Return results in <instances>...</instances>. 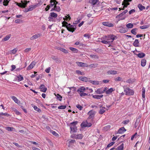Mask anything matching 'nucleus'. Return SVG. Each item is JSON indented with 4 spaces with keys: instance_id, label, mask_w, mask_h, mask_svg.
I'll return each instance as SVG.
<instances>
[{
    "instance_id": "1",
    "label": "nucleus",
    "mask_w": 150,
    "mask_h": 150,
    "mask_svg": "<svg viewBox=\"0 0 150 150\" xmlns=\"http://www.w3.org/2000/svg\"><path fill=\"white\" fill-rule=\"evenodd\" d=\"M77 123L78 122L76 121L70 123V132L71 134L76 133L77 132L78 129L77 127L76 126V125L77 124Z\"/></svg>"
},
{
    "instance_id": "2",
    "label": "nucleus",
    "mask_w": 150,
    "mask_h": 150,
    "mask_svg": "<svg viewBox=\"0 0 150 150\" xmlns=\"http://www.w3.org/2000/svg\"><path fill=\"white\" fill-rule=\"evenodd\" d=\"M117 38V37L113 34L108 35L105 36V39L110 42V43H112Z\"/></svg>"
},
{
    "instance_id": "3",
    "label": "nucleus",
    "mask_w": 150,
    "mask_h": 150,
    "mask_svg": "<svg viewBox=\"0 0 150 150\" xmlns=\"http://www.w3.org/2000/svg\"><path fill=\"white\" fill-rule=\"evenodd\" d=\"M84 87L82 86L79 88L77 91V92L79 94L80 96L83 97L86 96H88V93H84L85 92L84 91L85 89Z\"/></svg>"
},
{
    "instance_id": "4",
    "label": "nucleus",
    "mask_w": 150,
    "mask_h": 150,
    "mask_svg": "<svg viewBox=\"0 0 150 150\" xmlns=\"http://www.w3.org/2000/svg\"><path fill=\"white\" fill-rule=\"evenodd\" d=\"M96 113V112L93 110L89 111L87 113V115L88 116V119H91L92 120H93L94 118Z\"/></svg>"
},
{
    "instance_id": "5",
    "label": "nucleus",
    "mask_w": 150,
    "mask_h": 150,
    "mask_svg": "<svg viewBox=\"0 0 150 150\" xmlns=\"http://www.w3.org/2000/svg\"><path fill=\"white\" fill-rule=\"evenodd\" d=\"M67 28L69 31L73 33L75 31L76 27L75 25H71L70 24H69L67 26Z\"/></svg>"
},
{
    "instance_id": "6",
    "label": "nucleus",
    "mask_w": 150,
    "mask_h": 150,
    "mask_svg": "<svg viewBox=\"0 0 150 150\" xmlns=\"http://www.w3.org/2000/svg\"><path fill=\"white\" fill-rule=\"evenodd\" d=\"M111 106V105H106V107H105V105L103 107L101 108L98 111L99 113L100 114H103L105 111V109L107 110H108V108Z\"/></svg>"
},
{
    "instance_id": "7",
    "label": "nucleus",
    "mask_w": 150,
    "mask_h": 150,
    "mask_svg": "<svg viewBox=\"0 0 150 150\" xmlns=\"http://www.w3.org/2000/svg\"><path fill=\"white\" fill-rule=\"evenodd\" d=\"M57 16V14L54 12H51L50 13L48 17V21H52L53 20L56 18Z\"/></svg>"
},
{
    "instance_id": "8",
    "label": "nucleus",
    "mask_w": 150,
    "mask_h": 150,
    "mask_svg": "<svg viewBox=\"0 0 150 150\" xmlns=\"http://www.w3.org/2000/svg\"><path fill=\"white\" fill-rule=\"evenodd\" d=\"M124 92L127 95H132L134 94V91L129 88H126L124 89Z\"/></svg>"
},
{
    "instance_id": "9",
    "label": "nucleus",
    "mask_w": 150,
    "mask_h": 150,
    "mask_svg": "<svg viewBox=\"0 0 150 150\" xmlns=\"http://www.w3.org/2000/svg\"><path fill=\"white\" fill-rule=\"evenodd\" d=\"M71 137L72 138L81 139L83 138V135L82 134H79L77 135L73 134L71 135Z\"/></svg>"
},
{
    "instance_id": "10",
    "label": "nucleus",
    "mask_w": 150,
    "mask_h": 150,
    "mask_svg": "<svg viewBox=\"0 0 150 150\" xmlns=\"http://www.w3.org/2000/svg\"><path fill=\"white\" fill-rule=\"evenodd\" d=\"M29 1H25V2H23L22 1H21V3H16V4L17 5L20 7L24 8L26 6L27 4L28 3H29Z\"/></svg>"
},
{
    "instance_id": "11",
    "label": "nucleus",
    "mask_w": 150,
    "mask_h": 150,
    "mask_svg": "<svg viewBox=\"0 0 150 150\" xmlns=\"http://www.w3.org/2000/svg\"><path fill=\"white\" fill-rule=\"evenodd\" d=\"M132 0H124V1L122 3V5H124L123 8L122 9V10H124L125 7H127L129 5V3L128 2H130Z\"/></svg>"
},
{
    "instance_id": "12",
    "label": "nucleus",
    "mask_w": 150,
    "mask_h": 150,
    "mask_svg": "<svg viewBox=\"0 0 150 150\" xmlns=\"http://www.w3.org/2000/svg\"><path fill=\"white\" fill-rule=\"evenodd\" d=\"M102 24L104 26L109 27H112L114 26L113 24L108 22H103L102 23Z\"/></svg>"
},
{
    "instance_id": "13",
    "label": "nucleus",
    "mask_w": 150,
    "mask_h": 150,
    "mask_svg": "<svg viewBox=\"0 0 150 150\" xmlns=\"http://www.w3.org/2000/svg\"><path fill=\"white\" fill-rule=\"evenodd\" d=\"M77 65L80 67H88V65L85 63H83L82 62H77Z\"/></svg>"
},
{
    "instance_id": "14",
    "label": "nucleus",
    "mask_w": 150,
    "mask_h": 150,
    "mask_svg": "<svg viewBox=\"0 0 150 150\" xmlns=\"http://www.w3.org/2000/svg\"><path fill=\"white\" fill-rule=\"evenodd\" d=\"M50 4L49 5L50 7L54 6L55 5L58 4V2L56 0H50Z\"/></svg>"
},
{
    "instance_id": "15",
    "label": "nucleus",
    "mask_w": 150,
    "mask_h": 150,
    "mask_svg": "<svg viewBox=\"0 0 150 150\" xmlns=\"http://www.w3.org/2000/svg\"><path fill=\"white\" fill-rule=\"evenodd\" d=\"M40 34L38 33L33 35L32 37H30V39L31 40H32L35 39H36L39 37H40Z\"/></svg>"
},
{
    "instance_id": "16",
    "label": "nucleus",
    "mask_w": 150,
    "mask_h": 150,
    "mask_svg": "<svg viewBox=\"0 0 150 150\" xmlns=\"http://www.w3.org/2000/svg\"><path fill=\"white\" fill-rule=\"evenodd\" d=\"M40 91L43 92H45L47 90V88L45 87L44 85L41 84L40 87Z\"/></svg>"
},
{
    "instance_id": "17",
    "label": "nucleus",
    "mask_w": 150,
    "mask_h": 150,
    "mask_svg": "<svg viewBox=\"0 0 150 150\" xmlns=\"http://www.w3.org/2000/svg\"><path fill=\"white\" fill-rule=\"evenodd\" d=\"M126 131V130L125 129L124 127H122L120 128L118 131L117 133L119 134H122L123 133L125 132Z\"/></svg>"
},
{
    "instance_id": "18",
    "label": "nucleus",
    "mask_w": 150,
    "mask_h": 150,
    "mask_svg": "<svg viewBox=\"0 0 150 150\" xmlns=\"http://www.w3.org/2000/svg\"><path fill=\"white\" fill-rule=\"evenodd\" d=\"M35 65V62H32L30 64L27 68V70H30L33 68Z\"/></svg>"
},
{
    "instance_id": "19",
    "label": "nucleus",
    "mask_w": 150,
    "mask_h": 150,
    "mask_svg": "<svg viewBox=\"0 0 150 150\" xmlns=\"http://www.w3.org/2000/svg\"><path fill=\"white\" fill-rule=\"evenodd\" d=\"M95 93L97 94H101L103 93V88H99L97 89L95 91Z\"/></svg>"
},
{
    "instance_id": "20",
    "label": "nucleus",
    "mask_w": 150,
    "mask_h": 150,
    "mask_svg": "<svg viewBox=\"0 0 150 150\" xmlns=\"http://www.w3.org/2000/svg\"><path fill=\"white\" fill-rule=\"evenodd\" d=\"M107 74L108 75L116 74H117V71L115 70H110L107 71Z\"/></svg>"
},
{
    "instance_id": "21",
    "label": "nucleus",
    "mask_w": 150,
    "mask_h": 150,
    "mask_svg": "<svg viewBox=\"0 0 150 150\" xmlns=\"http://www.w3.org/2000/svg\"><path fill=\"white\" fill-rule=\"evenodd\" d=\"M17 50V48H15L12 50L9 51L8 52V53L10 54H15L16 53Z\"/></svg>"
},
{
    "instance_id": "22",
    "label": "nucleus",
    "mask_w": 150,
    "mask_h": 150,
    "mask_svg": "<svg viewBox=\"0 0 150 150\" xmlns=\"http://www.w3.org/2000/svg\"><path fill=\"white\" fill-rule=\"evenodd\" d=\"M92 96L93 98L98 99H100L103 97V95H93Z\"/></svg>"
},
{
    "instance_id": "23",
    "label": "nucleus",
    "mask_w": 150,
    "mask_h": 150,
    "mask_svg": "<svg viewBox=\"0 0 150 150\" xmlns=\"http://www.w3.org/2000/svg\"><path fill=\"white\" fill-rule=\"evenodd\" d=\"M128 31L127 29L125 28H122L119 30V32L120 33H126Z\"/></svg>"
},
{
    "instance_id": "24",
    "label": "nucleus",
    "mask_w": 150,
    "mask_h": 150,
    "mask_svg": "<svg viewBox=\"0 0 150 150\" xmlns=\"http://www.w3.org/2000/svg\"><path fill=\"white\" fill-rule=\"evenodd\" d=\"M79 79L82 81L87 82L88 80V78L86 77L80 76L79 77Z\"/></svg>"
},
{
    "instance_id": "25",
    "label": "nucleus",
    "mask_w": 150,
    "mask_h": 150,
    "mask_svg": "<svg viewBox=\"0 0 150 150\" xmlns=\"http://www.w3.org/2000/svg\"><path fill=\"white\" fill-rule=\"evenodd\" d=\"M58 49L60 51H62L63 52L65 53H68V52L67 50L64 49V48L59 47L58 48Z\"/></svg>"
},
{
    "instance_id": "26",
    "label": "nucleus",
    "mask_w": 150,
    "mask_h": 150,
    "mask_svg": "<svg viewBox=\"0 0 150 150\" xmlns=\"http://www.w3.org/2000/svg\"><path fill=\"white\" fill-rule=\"evenodd\" d=\"M137 55L140 58H142L145 56V54L144 53L140 52L137 54Z\"/></svg>"
},
{
    "instance_id": "27",
    "label": "nucleus",
    "mask_w": 150,
    "mask_h": 150,
    "mask_svg": "<svg viewBox=\"0 0 150 150\" xmlns=\"http://www.w3.org/2000/svg\"><path fill=\"white\" fill-rule=\"evenodd\" d=\"M98 1V0H89V2L92 5H94L96 4Z\"/></svg>"
},
{
    "instance_id": "28",
    "label": "nucleus",
    "mask_w": 150,
    "mask_h": 150,
    "mask_svg": "<svg viewBox=\"0 0 150 150\" xmlns=\"http://www.w3.org/2000/svg\"><path fill=\"white\" fill-rule=\"evenodd\" d=\"M124 148V144H122L119 146L117 148L115 149V150H123Z\"/></svg>"
},
{
    "instance_id": "29",
    "label": "nucleus",
    "mask_w": 150,
    "mask_h": 150,
    "mask_svg": "<svg viewBox=\"0 0 150 150\" xmlns=\"http://www.w3.org/2000/svg\"><path fill=\"white\" fill-rule=\"evenodd\" d=\"M139 41L138 39H136L133 43V45L135 47H139Z\"/></svg>"
},
{
    "instance_id": "30",
    "label": "nucleus",
    "mask_w": 150,
    "mask_h": 150,
    "mask_svg": "<svg viewBox=\"0 0 150 150\" xmlns=\"http://www.w3.org/2000/svg\"><path fill=\"white\" fill-rule=\"evenodd\" d=\"M98 65V64H92L89 65H88V67L89 68H95L97 67Z\"/></svg>"
},
{
    "instance_id": "31",
    "label": "nucleus",
    "mask_w": 150,
    "mask_h": 150,
    "mask_svg": "<svg viewBox=\"0 0 150 150\" xmlns=\"http://www.w3.org/2000/svg\"><path fill=\"white\" fill-rule=\"evenodd\" d=\"M146 64V60L145 59H142L141 62V65L142 67H144Z\"/></svg>"
},
{
    "instance_id": "32",
    "label": "nucleus",
    "mask_w": 150,
    "mask_h": 150,
    "mask_svg": "<svg viewBox=\"0 0 150 150\" xmlns=\"http://www.w3.org/2000/svg\"><path fill=\"white\" fill-rule=\"evenodd\" d=\"M37 6V5H31L29 6V8H28V9L29 11H31L36 8Z\"/></svg>"
},
{
    "instance_id": "33",
    "label": "nucleus",
    "mask_w": 150,
    "mask_h": 150,
    "mask_svg": "<svg viewBox=\"0 0 150 150\" xmlns=\"http://www.w3.org/2000/svg\"><path fill=\"white\" fill-rule=\"evenodd\" d=\"M11 97L13 100L16 103H18L19 100L15 96H11Z\"/></svg>"
},
{
    "instance_id": "34",
    "label": "nucleus",
    "mask_w": 150,
    "mask_h": 150,
    "mask_svg": "<svg viewBox=\"0 0 150 150\" xmlns=\"http://www.w3.org/2000/svg\"><path fill=\"white\" fill-rule=\"evenodd\" d=\"M88 124V122L87 121L83 122L81 125V127H87Z\"/></svg>"
},
{
    "instance_id": "35",
    "label": "nucleus",
    "mask_w": 150,
    "mask_h": 150,
    "mask_svg": "<svg viewBox=\"0 0 150 150\" xmlns=\"http://www.w3.org/2000/svg\"><path fill=\"white\" fill-rule=\"evenodd\" d=\"M6 130L8 131H14L15 129L13 127H6Z\"/></svg>"
},
{
    "instance_id": "36",
    "label": "nucleus",
    "mask_w": 150,
    "mask_h": 150,
    "mask_svg": "<svg viewBox=\"0 0 150 150\" xmlns=\"http://www.w3.org/2000/svg\"><path fill=\"white\" fill-rule=\"evenodd\" d=\"M138 7L140 11H142L145 8V7L141 4H139Z\"/></svg>"
},
{
    "instance_id": "37",
    "label": "nucleus",
    "mask_w": 150,
    "mask_h": 150,
    "mask_svg": "<svg viewBox=\"0 0 150 150\" xmlns=\"http://www.w3.org/2000/svg\"><path fill=\"white\" fill-rule=\"evenodd\" d=\"M137 30V29L136 28H134L131 30V33L134 35H136L137 34L136 31Z\"/></svg>"
},
{
    "instance_id": "38",
    "label": "nucleus",
    "mask_w": 150,
    "mask_h": 150,
    "mask_svg": "<svg viewBox=\"0 0 150 150\" xmlns=\"http://www.w3.org/2000/svg\"><path fill=\"white\" fill-rule=\"evenodd\" d=\"M90 82L94 85L98 84L99 83V81H96L90 80Z\"/></svg>"
},
{
    "instance_id": "39",
    "label": "nucleus",
    "mask_w": 150,
    "mask_h": 150,
    "mask_svg": "<svg viewBox=\"0 0 150 150\" xmlns=\"http://www.w3.org/2000/svg\"><path fill=\"white\" fill-rule=\"evenodd\" d=\"M110 125H107L103 127V130L105 131H107L110 129Z\"/></svg>"
},
{
    "instance_id": "40",
    "label": "nucleus",
    "mask_w": 150,
    "mask_h": 150,
    "mask_svg": "<svg viewBox=\"0 0 150 150\" xmlns=\"http://www.w3.org/2000/svg\"><path fill=\"white\" fill-rule=\"evenodd\" d=\"M113 91V89L112 88H110L106 91V93L107 94H110Z\"/></svg>"
},
{
    "instance_id": "41",
    "label": "nucleus",
    "mask_w": 150,
    "mask_h": 150,
    "mask_svg": "<svg viewBox=\"0 0 150 150\" xmlns=\"http://www.w3.org/2000/svg\"><path fill=\"white\" fill-rule=\"evenodd\" d=\"M69 49L74 53H77L78 51L77 49L73 47H70Z\"/></svg>"
},
{
    "instance_id": "42",
    "label": "nucleus",
    "mask_w": 150,
    "mask_h": 150,
    "mask_svg": "<svg viewBox=\"0 0 150 150\" xmlns=\"http://www.w3.org/2000/svg\"><path fill=\"white\" fill-rule=\"evenodd\" d=\"M114 80L116 81H123L122 78L120 77H118L114 79Z\"/></svg>"
},
{
    "instance_id": "43",
    "label": "nucleus",
    "mask_w": 150,
    "mask_h": 150,
    "mask_svg": "<svg viewBox=\"0 0 150 150\" xmlns=\"http://www.w3.org/2000/svg\"><path fill=\"white\" fill-rule=\"evenodd\" d=\"M76 72L78 74H80L81 75H85V74L83 72H81L80 70H76Z\"/></svg>"
},
{
    "instance_id": "44",
    "label": "nucleus",
    "mask_w": 150,
    "mask_h": 150,
    "mask_svg": "<svg viewBox=\"0 0 150 150\" xmlns=\"http://www.w3.org/2000/svg\"><path fill=\"white\" fill-rule=\"evenodd\" d=\"M133 25L131 23H129L126 25V27L129 28H131L133 27Z\"/></svg>"
},
{
    "instance_id": "45",
    "label": "nucleus",
    "mask_w": 150,
    "mask_h": 150,
    "mask_svg": "<svg viewBox=\"0 0 150 150\" xmlns=\"http://www.w3.org/2000/svg\"><path fill=\"white\" fill-rule=\"evenodd\" d=\"M54 7L55 9V11L57 12H59L60 10V7L59 6H57V4L55 5Z\"/></svg>"
},
{
    "instance_id": "46",
    "label": "nucleus",
    "mask_w": 150,
    "mask_h": 150,
    "mask_svg": "<svg viewBox=\"0 0 150 150\" xmlns=\"http://www.w3.org/2000/svg\"><path fill=\"white\" fill-rule=\"evenodd\" d=\"M11 37V35H6L5 38L3 39V40L4 41H6L8 40Z\"/></svg>"
},
{
    "instance_id": "47",
    "label": "nucleus",
    "mask_w": 150,
    "mask_h": 150,
    "mask_svg": "<svg viewBox=\"0 0 150 150\" xmlns=\"http://www.w3.org/2000/svg\"><path fill=\"white\" fill-rule=\"evenodd\" d=\"M17 78H18V81H21L23 79V77L21 75L18 76H17Z\"/></svg>"
},
{
    "instance_id": "48",
    "label": "nucleus",
    "mask_w": 150,
    "mask_h": 150,
    "mask_svg": "<svg viewBox=\"0 0 150 150\" xmlns=\"http://www.w3.org/2000/svg\"><path fill=\"white\" fill-rule=\"evenodd\" d=\"M52 133V134L54 135L55 136L57 137H58L59 136V135L58 134H57V132H56L55 131H53L52 130H51L50 131Z\"/></svg>"
},
{
    "instance_id": "49",
    "label": "nucleus",
    "mask_w": 150,
    "mask_h": 150,
    "mask_svg": "<svg viewBox=\"0 0 150 150\" xmlns=\"http://www.w3.org/2000/svg\"><path fill=\"white\" fill-rule=\"evenodd\" d=\"M101 42L102 43H103V44H110V42H109L107 40H102V41H101Z\"/></svg>"
},
{
    "instance_id": "50",
    "label": "nucleus",
    "mask_w": 150,
    "mask_h": 150,
    "mask_svg": "<svg viewBox=\"0 0 150 150\" xmlns=\"http://www.w3.org/2000/svg\"><path fill=\"white\" fill-rule=\"evenodd\" d=\"M71 19V18L70 17V16H65V18H64L63 19L64 20H66V21H69Z\"/></svg>"
},
{
    "instance_id": "51",
    "label": "nucleus",
    "mask_w": 150,
    "mask_h": 150,
    "mask_svg": "<svg viewBox=\"0 0 150 150\" xmlns=\"http://www.w3.org/2000/svg\"><path fill=\"white\" fill-rule=\"evenodd\" d=\"M34 108L35 110L38 112H40L41 111V110L40 108H38L36 106H34Z\"/></svg>"
},
{
    "instance_id": "52",
    "label": "nucleus",
    "mask_w": 150,
    "mask_h": 150,
    "mask_svg": "<svg viewBox=\"0 0 150 150\" xmlns=\"http://www.w3.org/2000/svg\"><path fill=\"white\" fill-rule=\"evenodd\" d=\"M149 27V26L148 25H146L142 26H140V28L142 29H147Z\"/></svg>"
},
{
    "instance_id": "53",
    "label": "nucleus",
    "mask_w": 150,
    "mask_h": 150,
    "mask_svg": "<svg viewBox=\"0 0 150 150\" xmlns=\"http://www.w3.org/2000/svg\"><path fill=\"white\" fill-rule=\"evenodd\" d=\"M15 22L17 23H22L23 21L20 19H17L15 21Z\"/></svg>"
},
{
    "instance_id": "54",
    "label": "nucleus",
    "mask_w": 150,
    "mask_h": 150,
    "mask_svg": "<svg viewBox=\"0 0 150 150\" xmlns=\"http://www.w3.org/2000/svg\"><path fill=\"white\" fill-rule=\"evenodd\" d=\"M145 90L144 88H142V97L143 98H145Z\"/></svg>"
},
{
    "instance_id": "55",
    "label": "nucleus",
    "mask_w": 150,
    "mask_h": 150,
    "mask_svg": "<svg viewBox=\"0 0 150 150\" xmlns=\"http://www.w3.org/2000/svg\"><path fill=\"white\" fill-rule=\"evenodd\" d=\"M90 56L92 58H94L95 59L98 58V56L96 55L91 54L90 55Z\"/></svg>"
},
{
    "instance_id": "56",
    "label": "nucleus",
    "mask_w": 150,
    "mask_h": 150,
    "mask_svg": "<svg viewBox=\"0 0 150 150\" xmlns=\"http://www.w3.org/2000/svg\"><path fill=\"white\" fill-rule=\"evenodd\" d=\"M62 26H65L66 27V28H67V26L69 24H68L67 22H65V21H64L62 23Z\"/></svg>"
},
{
    "instance_id": "57",
    "label": "nucleus",
    "mask_w": 150,
    "mask_h": 150,
    "mask_svg": "<svg viewBox=\"0 0 150 150\" xmlns=\"http://www.w3.org/2000/svg\"><path fill=\"white\" fill-rule=\"evenodd\" d=\"M56 96L57 99L58 100H59L60 101H61L62 100V97L60 95L58 94Z\"/></svg>"
},
{
    "instance_id": "58",
    "label": "nucleus",
    "mask_w": 150,
    "mask_h": 150,
    "mask_svg": "<svg viewBox=\"0 0 150 150\" xmlns=\"http://www.w3.org/2000/svg\"><path fill=\"white\" fill-rule=\"evenodd\" d=\"M66 108V106L65 105H61L59 106L58 107V108L59 109H64Z\"/></svg>"
},
{
    "instance_id": "59",
    "label": "nucleus",
    "mask_w": 150,
    "mask_h": 150,
    "mask_svg": "<svg viewBox=\"0 0 150 150\" xmlns=\"http://www.w3.org/2000/svg\"><path fill=\"white\" fill-rule=\"evenodd\" d=\"M115 143V142H112L111 143H109V144H108L107 146V148H109L110 146H112Z\"/></svg>"
},
{
    "instance_id": "60",
    "label": "nucleus",
    "mask_w": 150,
    "mask_h": 150,
    "mask_svg": "<svg viewBox=\"0 0 150 150\" xmlns=\"http://www.w3.org/2000/svg\"><path fill=\"white\" fill-rule=\"evenodd\" d=\"M76 107L77 108L79 109V110H82V107L81 106V105H80L79 104H78L76 105Z\"/></svg>"
},
{
    "instance_id": "61",
    "label": "nucleus",
    "mask_w": 150,
    "mask_h": 150,
    "mask_svg": "<svg viewBox=\"0 0 150 150\" xmlns=\"http://www.w3.org/2000/svg\"><path fill=\"white\" fill-rule=\"evenodd\" d=\"M0 115H4L5 116H8L9 115L7 113H3V112L0 113Z\"/></svg>"
},
{
    "instance_id": "62",
    "label": "nucleus",
    "mask_w": 150,
    "mask_h": 150,
    "mask_svg": "<svg viewBox=\"0 0 150 150\" xmlns=\"http://www.w3.org/2000/svg\"><path fill=\"white\" fill-rule=\"evenodd\" d=\"M51 69L50 67H49L47 68L45 70V71L47 73H49L50 72Z\"/></svg>"
},
{
    "instance_id": "63",
    "label": "nucleus",
    "mask_w": 150,
    "mask_h": 150,
    "mask_svg": "<svg viewBox=\"0 0 150 150\" xmlns=\"http://www.w3.org/2000/svg\"><path fill=\"white\" fill-rule=\"evenodd\" d=\"M31 50V48H27L24 50V52H27L30 51Z\"/></svg>"
},
{
    "instance_id": "64",
    "label": "nucleus",
    "mask_w": 150,
    "mask_h": 150,
    "mask_svg": "<svg viewBox=\"0 0 150 150\" xmlns=\"http://www.w3.org/2000/svg\"><path fill=\"white\" fill-rule=\"evenodd\" d=\"M135 11V10L134 9H132L129 11V14H131L132 13H134Z\"/></svg>"
}]
</instances>
